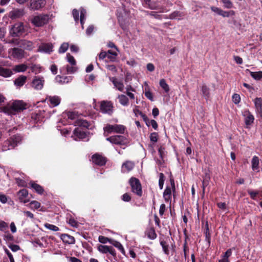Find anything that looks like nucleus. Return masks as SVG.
<instances>
[{"mask_svg": "<svg viewBox=\"0 0 262 262\" xmlns=\"http://www.w3.org/2000/svg\"><path fill=\"white\" fill-rule=\"evenodd\" d=\"M9 248L13 252H16L20 249L19 246L14 244L9 245Z\"/></svg>", "mask_w": 262, "mask_h": 262, "instance_id": "obj_61", "label": "nucleus"}, {"mask_svg": "<svg viewBox=\"0 0 262 262\" xmlns=\"http://www.w3.org/2000/svg\"><path fill=\"white\" fill-rule=\"evenodd\" d=\"M27 78L26 76H19L14 80V85L17 87L22 86L26 83Z\"/></svg>", "mask_w": 262, "mask_h": 262, "instance_id": "obj_22", "label": "nucleus"}, {"mask_svg": "<svg viewBox=\"0 0 262 262\" xmlns=\"http://www.w3.org/2000/svg\"><path fill=\"white\" fill-rule=\"evenodd\" d=\"M18 199L19 201L26 198L28 195V192L27 189H23L19 190L18 192Z\"/></svg>", "mask_w": 262, "mask_h": 262, "instance_id": "obj_36", "label": "nucleus"}, {"mask_svg": "<svg viewBox=\"0 0 262 262\" xmlns=\"http://www.w3.org/2000/svg\"><path fill=\"white\" fill-rule=\"evenodd\" d=\"M104 134H111L112 133L123 134L124 133L125 127L121 124H107L103 128Z\"/></svg>", "mask_w": 262, "mask_h": 262, "instance_id": "obj_5", "label": "nucleus"}, {"mask_svg": "<svg viewBox=\"0 0 262 262\" xmlns=\"http://www.w3.org/2000/svg\"><path fill=\"white\" fill-rule=\"evenodd\" d=\"M184 16L183 13L179 11H174L170 14L169 17L170 19H181Z\"/></svg>", "mask_w": 262, "mask_h": 262, "instance_id": "obj_34", "label": "nucleus"}, {"mask_svg": "<svg viewBox=\"0 0 262 262\" xmlns=\"http://www.w3.org/2000/svg\"><path fill=\"white\" fill-rule=\"evenodd\" d=\"M170 186H166L163 192V198L166 203H171V194L173 192V195L174 197V193L176 192V187L174 179L172 178H170Z\"/></svg>", "mask_w": 262, "mask_h": 262, "instance_id": "obj_4", "label": "nucleus"}, {"mask_svg": "<svg viewBox=\"0 0 262 262\" xmlns=\"http://www.w3.org/2000/svg\"><path fill=\"white\" fill-rule=\"evenodd\" d=\"M69 224L73 227H78V223L73 219H70Z\"/></svg>", "mask_w": 262, "mask_h": 262, "instance_id": "obj_63", "label": "nucleus"}, {"mask_svg": "<svg viewBox=\"0 0 262 262\" xmlns=\"http://www.w3.org/2000/svg\"><path fill=\"white\" fill-rule=\"evenodd\" d=\"M110 80L112 82L114 86L119 91L122 92L124 90V84L122 82L118 80L115 77H110Z\"/></svg>", "mask_w": 262, "mask_h": 262, "instance_id": "obj_19", "label": "nucleus"}, {"mask_svg": "<svg viewBox=\"0 0 262 262\" xmlns=\"http://www.w3.org/2000/svg\"><path fill=\"white\" fill-rule=\"evenodd\" d=\"M106 140L112 144L124 145L128 143L127 139L123 136H113L107 138Z\"/></svg>", "mask_w": 262, "mask_h": 262, "instance_id": "obj_8", "label": "nucleus"}, {"mask_svg": "<svg viewBox=\"0 0 262 262\" xmlns=\"http://www.w3.org/2000/svg\"><path fill=\"white\" fill-rule=\"evenodd\" d=\"M252 168L253 170L258 169L259 165V158L256 156H254L252 159Z\"/></svg>", "mask_w": 262, "mask_h": 262, "instance_id": "obj_37", "label": "nucleus"}, {"mask_svg": "<svg viewBox=\"0 0 262 262\" xmlns=\"http://www.w3.org/2000/svg\"><path fill=\"white\" fill-rule=\"evenodd\" d=\"M92 160L93 163L97 165L102 166L105 164V158L99 154H95L92 157Z\"/></svg>", "mask_w": 262, "mask_h": 262, "instance_id": "obj_17", "label": "nucleus"}, {"mask_svg": "<svg viewBox=\"0 0 262 262\" xmlns=\"http://www.w3.org/2000/svg\"><path fill=\"white\" fill-rule=\"evenodd\" d=\"M66 70L68 74H72L77 71V68L75 66H67L66 67Z\"/></svg>", "mask_w": 262, "mask_h": 262, "instance_id": "obj_49", "label": "nucleus"}, {"mask_svg": "<svg viewBox=\"0 0 262 262\" xmlns=\"http://www.w3.org/2000/svg\"><path fill=\"white\" fill-rule=\"evenodd\" d=\"M119 103L123 106H127L128 104V99L124 95H120L118 97Z\"/></svg>", "mask_w": 262, "mask_h": 262, "instance_id": "obj_31", "label": "nucleus"}, {"mask_svg": "<svg viewBox=\"0 0 262 262\" xmlns=\"http://www.w3.org/2000/svg\"><path fill=\"white\" fill-rule=\"evenodd\" d=\"M148 237L151 239H154L155 238H156L157 235L154 230H150L148 234Z\"/></svg>", "mask_w": 262, "mask_h": 262, "instance_id": "obj_62", "label": "nucleus"}, {"mask_svg": "<svg viewBox=\"0 0 262 262\" xmlns=\"http://www.w3.org/2000/svg\"><path fill=\"white\" fill-rule=\"evenodd\" d=\"M111 244L118 248L123 254H125V250L120 242L113 239L112 242H111Z\"/></svg>", "mask_w": 262, "mask_h": 262, "instance_id": "obj_33", "label": "nucleus"}, {"mask_svg": "<svg viewBox=\"0 0 262 262\" xmlns=\"http://www.w3.org/2000/svg\"><path fill=\"white\" fill-rule=\"evenodd\" d=\"M75 125L88 128L90 126V124L85 120L78 119L76 121Z\"/></svg>", "mask_w": 262, "mask_h": 262, "instance_id": "obj_30", "label": "nucleus"}, {"mask_svg": "<svg viewBox=\"0 0 262 262\" xmlns=\"http://www.w3.org/2000/svg\"><path fill=\"white\" fill-rule=\"evenodd\" d=\"M72 79L71 76H64L62 77L59 75H57L55 78L56 82L59 83H67L70 82Z\"/></svg>", "mask_w": 262, "mask_h": 262, "instance_id": "obj_25", "label": "nucleus"}, {"mask_svg": "<svg viewBox=\"0 0 262 262\" xmlns=\"http://www.w3.org/2000/svg\"><path fill=\"white\" fill-rule=\"evenodd\" d=\"M164 183V174L162 173H160V178L159 180V186L160 189H162L163 188Z\"/></svg>", "mask_w": 262, "mask_h": 262, "instance_id": "obj_53", "label": "nucleus"}, {"mask_svg": "<svg viewBox=\"0 0 262 262\" xmlns=\"http://www.w3.org/2000/svg\"><path fill=\"white\" fill-rule=\"evenodd\" d=\"M19 45L20 47L24 48L25 49L28 50H31L33 48V43L31 41L28 40H21Z\"/></svg>", "mask_w": 262, "mask_h": 262, "instance_id": "obj_26", "label": "nucleus"}, {"mask_svg": "<svg viewBox=\"0 0 262 262\" xmlns=\"http://www.w3.org/2000/svg\"><path fill=\"white\" fill-rule=\"evenodd\" d=\"M45 5V0H30V8L33 10H39Z\"/></svg>", "mask_w": 262, "mask_h": 262, "instance_id": "obj_13", "label": "nucleus"}, {"mask_svg": "<svg viewBox=\"0 0 262 262\" xmlns=\"http://www.w3.org/2000/svg\"><path fill=\"white\" fill-rule=\"evenodd\" d=\"M69 47V45L68 43L64 42L63 43L61 46L60 47L58 52L59 53H65L67 50L68 49V48Z\"/></svg>", "mask_w": 262, "mask_h": 262, "instance_id": "obj_43", "label": "nucleus"}, {"mask_svg": "<svg viewBox=\"0 0 262 262\" xmlns=\"http://www.w3.org/2000/svg\"><path fill=\"white\" fill-rule=\"evenodd\" d=\"M202 92L204 96L206 98H208L209 96V90L207 86L205 85H203L202 86Z\"/></svg>", "mask_w": 262, "mask_h": 262, "instance_id": "obj_46", "label": "nucleus"}, {"mask_svg": "<svg viewBox=\"0 0 262 262\" xmlns=\"http://www.w3.org/2000/svg\"><path fill=\"white\" fill-rule=\"evenodd\" d=\"M49 16L48 15L40 14L33 16L31 19L32 24L36 27H41L46 24L49 21Z\"/></svg>", "mask_w": 262, "mask_h": 262, "instance_id": "obj_6", "label": "nucleus"}, {"mask_svg": "<svg viewBox=\"0 0 262 262\" xmlns=\"http://www.w3.org/2000/svg\"><path fill=\"white\" fill-rule=\"evenodd\" d=\"M66 115L68 118L70 119L71 120H74L77 117V115L72 112H68L66 113Z\"/></svg>", "mask_w": 262, "mask_h": 262, "instance_id": "obj_55", "label": "nucleus"}, {"mask_svg": "<svg viewBox=\"0 0 262 262\" xmlns=\"http://www.w3.org/2000/svg\"><path fill=\"white\" fill-rule=\"evenodd\" d=\"M9 56L14 59H20L25 56V51L18 48H13L8 51Z\"/></svg>", "mask_w": 262, "mask_h": 262, "instance_id": "obj_9", "label": "nucleus"}, {"mask_svg": "<svg viewBox=\"0 0 262 262\" xmlns=\"http://www.w3.org/2000/svg\"><path fill=\"white\" fill-rule=\"evenodd\" d=\"M98 250L100 252L104 253V254L110 253L111 254H112L114 256H115L116 254L115 250L111 246L100 245L98 247Z\"/></svg>", "mask_w": 262, "mask_h": 262, "instance_id": "obj_14", "label": "nucleus"}, {"mask_svg": "<svg viewBox=\"0 0 262 262\" xmlns=\"http://www.w3.org/2000/svg\"><path fill=\"white\" fill-rule=\"evenodd\" d=\"M60 238L63 243L68 244H74L75 242L73 236L68 234H62L60 236Z\"/></svg>", "mask_w": 262, "mask_h": 262, "instance_id": "obj_21", "label": "nucleus"}, {"mask_svg": "<svg viewBox=\"0 0 262 262\" xmlns=\"http://www.w3.org/2000/svg\"><path fill=\"white\" fill-rule=\"evenodd\" d=\"M150 140L151 142H157L158 140V135L157 133H152L150 135Z\"/></svg>", "mask_w": 262, "mask_h": 262, "instance_id": "obj_54", "label": "nucleus"}, {"mask_svg": "<svg viewBox=\"0 0 262 262\" xmlns=\"http://www.w3.org/2000/svg\"><path fill=\"white\" fill-rule=\"evenodd\" d=\"M146 5L148 7L152 10H158L159 12L162 13L164 12V8L161 7L159 5V2L157 1H151V0H144Z\"/></svg>", "mask_w": 262, "mask_h": 262, "instance_id": "obj_12", "label": "nucleus"}, {"mask_svg": "<svg viewBox=\"0 0 262 262\" xmlns=\"http://www.w3.org/2000/svg\"><path fill=\"white\" fill-rule=\"evenodd\" d=\"M235 14V12L233 10H231L229 11H224L221 9L220 15L224 17H228L230 16H233Z\"/></svg>", "mask_w": 262, "mask_h": 262, "instance_id": "obj_39", "label": "nucleus"}, {"mask_svg": "<svg viewBox=\"0 0 262 262\" xmlns=\"http://www.w3.org/2000/svg\"><path fill=\"white\" fill-rule=\"evenodd\" d=\"M44 226L47 229L52 231H57L59 230L57 226L49 223H46Z\"/></svg>", "mask_w": 262, "mask_h": 262, "instance_id": "obj_45", "label": "nucleus"}, {"mask_svg": "<svg viewBox=\"0 0 262 262\" xmlns=\"http://www.w3.org/2000/svg\"><path fill=\"white\" fill-rule=\"evenodd\" d=\"M72 14L75 21L76 23H78L79 20V12L76 9H74Z\"/></svg>", "mask_w": 262, "mask_h": 262, "instance_id": "obj_56", "label": "nucleus"}, {"mask_svg": "<svg viewBox=\"0 0 262 262\" xmlns=\"http://www.w3.org/2000/svg\"><path fill=\"white\" fill-rule=\"evenodd\" d=\"M45 84V79L43 77L35 76L33 79L31 86L36 90H41Z\"/></svg>", "mask_w": 262, "mask_h": 262, "instance_id": "obj_10", "label": "nucleus"}, {"mask_svg": "<svg viewBox=\"0 0 262 262\" xmlns=\"http://www.w3.org/2000/svg\"><path fill=\"white\" fill-rule=\"evenodd\" d=\"M222 2L224 4V6L227 9L233 7V4L230 0H222Z\"/></svg>", "mask_w": 262, "mask_h": 262, "instance_id": "obj_50", "label": "nucleus"}, {"mask_svg": "<svg viewBox=\"0 0 262 262\" xmlns=\"http://www.w3.org/2000/svg\"><path fill=\"white\" fill-rule=\"evenodd\" d=\"M244 116L245 117V122L246 125H250L253 122L254 116L249 111H245L244 112Z\"/></svg>", "mask_w": 262, "mask_h": 262, "instance_id": "obj_20", "label": "nucleus"}, {"mask_svg": "<svg viewBox=\"0 0 262 262\" xmlns=\"http://www.w3.org/2000/svg\"><path fill=\"white\" fill-rule=\"evenodd\" d=\"M80 23L81 24L82 28L83 29V24H84V20L85 19L86 11L83 8H81L80 9Z\"/></svg>", "mask_w": 262, "mask_h": 262, "instance_id": "obj_35", "label": "nucleus"}, {"mask_svg": "<svg viewBox=\"0 0 262 262\" xmlns=\"http://www.w3.org/2000/svg\"><path fill=\"white\" fill-rule=\"evenodd\" d=\"M232 253V249H229L227 250V251L224 253V254L222 256V259L225 260H229V257L231 255Z\"/></svg>", "mask_w": 262, "mask_h": 262, "instance_id": "obj_51", "label": "nucleus"}, {"mask_svg": "<svg viewBox=\"0 0 262 262\" xmlns=\"http://www.w3.org/2000/svg\"><path fill=\"white\" fill-rule=\"evenodd\" d=\"M53 47L51 43H42L39 46L38 50L39 52L50 53L53 51Z\"/></svg>", "mask_w": 262, "mask_h": 262, "instance_id": "obj_15", "label": "nucleus"}, {"mask_svg": "<svg viewBox=\"0 0 262 262\" xmlns=\"http://www.w3.org/2000/svg\"><path fill=\"white\" fill-rule=\"evenodd\" d=\"M48 99L53 106L58 105L60 102V98L57 96H49Z\"/></svg>", "mask_w": 262, "mask_h": 262, "instance_id": "obj_29", "label": "nucleus"}, {"mask_svg": "<svg viewBox=\"0 0 262 262\" xmlns=\"http://www.w3.org/2000/svg\"><path fill=\"white\" fill-rule=\"evenodd\" d=\"M4 251L6 254L8 255L10 262H14V259L11 252L6 248L4 249Z\"/></svg>", "mask_w": 262, "mask_h": 262, "instance_id": "obj_60", "label": "nucleus"}, {"mask_svg": "<svg viewBox=\"0 0 262 262\" xmlns=\"http://www.w3.org/2000/svg\"><path fill=\"white\" fill-rule=\"evenodd\" d=\"M250 72L251 77L256 80H260L262 78V72L259 71L256 72Z\"/></svg>", "mask_w": 262, "mask_h": 262, "instance_id": "obj_40", "label": "nucleus"}, {"mask_svg": "<svg viewBox=\"0 0 262 262\" xmlns=\"http://www.w3.org/2000/svg\"><path fill=\"white\" fill-rule=\"evenodd\" d=\"M112 239L108 238V237L103 236H99V241L103 244H106L108 242L111 244V242H112Z\"/></svg>", "mask_w": 262, "mask_h": 262, "instance_id": "obj_48", "label": "nucleus"}, {"mask_svg": "<svg viewBox=\"0 0 262 262\" xmlns=\"http://www.w3.org/2000/svg\"><path fill=\"white\" fill-rule=\"evenodd\" d=\"M67 59L68 61L72 65V66H76V60L74 59V57L72 56L70 54L68 53L67 54Z\"/></svg>", "mask_w": 262, "mask_h": 262, "instance_id": "obj_47", "label": "nucleus"}, {"mask_svg": "<svg viewBox=\"0 0 262 262\" xmlns=\"http://www.w3.org/2000/svg\"><path fill=\"white\" fill-rule=\"evenodd\" d=\"M16 183L18 184V185L22 187H25L26 186V182L23 181V180L17 178L16 179Z\"/></svg>", "mask_w": 262, "mask_h": 262, "instance_id": "obj_64", "label": "nucleus"}, {"mask_svg": "<svg viewBox=\"0 0 262 262\" xmlns=\"http://www.w3.org/2000/svg\"><path fill=\"white\" fill-rule=\"evenodd\" d=\"M30 185H31V187L32 188H33L34 189H35L36 192H37L38 193L42 194L43 193V189L39 185H38L36 183H35L33 182H31Z\"/></svg>", "mask_w": 262, "mask_h": 262, "instance_id": "obj_32", "label": "nucleus"}, {"mask_svg": "<svg viewBox=\"0 0 262 262\" xmlns=\"http://www.w3.org/2000/svg\"><path fill=\"white\" fill-rule=\"evenodd\" d=\"M26 104L20 100H16L13 102L10 106L5 107L3 112L9 115L14 114L16 112L23 111L26 108Z\"/></svg>", "mask_w": 262, "mask_h": 262, "instance_id": "obj_1", "label": "nucleus"}, {"mask_svg": "<svg viewBox=\"0 0 262 262\" xmlns=\"http://www.w3.org/2000/svg\"><path fill=\"white\" fill-rule=\"evenodd\" d=\"M28 66L25 64H17L13 67L12 70L15 73L24 72L27 70Z\"/></svg>", "mask_w": 262, "mask_h": 262, "instance_id": "obj_28", "label": "nucleus"}, {"mask_svg": "<svg viewBox=\"0 0 262 262\" xmlns=\"http://www.w3.org/2000/svg\"><path fill=\"white\" fill-rule=\"evenodd\" d=\"M134 167V164L131 161H126L124 163L122 166V170L123 172H128L131 170Z\"/></svg>", "mask_w": 262, "mask_h": 262, "instance_id": "obj_27", "label": "nucleus"}, {"mask_svg": "<svg viewBox=\"0 0 262 262\" xmlns=\"http://www.w3.org/2000/svg\"><path fill=\"white\" fill-rule=\"evenodd\" d=\"M86 137L85 133L81 130L80 128H76L74 131V139L77 140L78 139H83Z\"/></svg>", "mask_w": 262, "mask_h": 262, "instance_id": "obj_18", "label": "nucleus"}, {"mask_svg": "<svg viewBox=\"0 0 262 262\" xmlns=\"http://www.w3.org/2000/svg\"><path fill=\"white\" fill-rule=\"evenodd\" d=\"M13 74V72L11 69L4 68L0 66V76L4 77H10Z\"/></svg>", "mask_w": 262, "mask_h": 262, "instance_id": "obj_24", "label": "nucleus"}, {"mask_svg": "<svg viewBox=\"0 0 262 262\" xmlns=\"http://www.w3.org/2000/svg\"><path fill=\"white\" fill-rule=\"evenodd\" d=\"M248 193L250 195V197L253 200L255 199L256 196L258 194V191H254L251 190H248Z\"/></svg>", "mask_w": 262, "mask_h": 262, "instance_id": "obj_59", "label": "nucleus"}, {"mask_svg": "<svg viewBox=\"0 0 262 262\" xmlns=\"http://www.w3.org/2000/svg\"><path fill=\"white\" fill-rule=\"evenodd\" d=\"M29 205L32 209H37L40 207V203L36 201H32Z\"/></svg>", "mask_w": 262, "mask_h": 262, "instance_id": "obj_44", "label": "nucleus"}, {"mask_svg": "<svg viewBox=\"0 0 262 262\" xmlns=\"http://www.w3.org/2000/svg\"><path fill=\"white\" fill-rule=\"evenodd\" d=\"M160 245L162 247L163 251L164 252V253L166 255H168L169 253L168 250V245L164 241H161Z\"/></svg>", "mask_w": 262, "mask_h": 262, "instance_id": "obj_42", "label": "nucleus"}, {"mask_svg": "<svg viewBox=\"0 0 262 262\" xmlns=\"http://www.w3.org/2000/svg\"><path fill=\"white\" fill-rule=\"evenodd\" d=\"M121 199L124 202H129L131 200V196L128 193H125L122 195Z\"/></svg>", "mask_w": 262, "mask_h": 262, "instance_id": "obj_58", "label": "nucleus"}, {"mask_svg": "<svg viewBox=\"0 0 262 262\" xmlns=\"http://www.w3.org/2000/svg\"><path fill=\"white\" fill-rule=\"evenodd\" d=\"M25 31L24 24L17 22L10 27L9 34L13 37L21 36Z\"/></svg>", "mask_w": 262, "mask_h": 262, "instance_id": "obj_3", "label": "nucleus"}, {"mask_svg": "<svg viewBox=\"0 0 262 262\" xmlns=\"http://www.w3.org/2000/svg\"><path fill=\"white\" fill-rule=\"evenodd\" d=\"M21 140V137L20 135H16L11 137L10 139L6 141L2 146L3 151H7L13 149L17 144L19 143Z\"/></svg>", "mask_w": 262, "mask_h": 262, "instance_id": "obj_2", "label": "nucleus"}, {"mask_svg": "<svg viewBox=\"0 0 262 262\" xmlns=\"http://www.w3.org/2000/svg\"><path fill=\"white\" fill-rule=\"evenodd\" d=\"M24 15V11L21 9H15L10 12L9 16L11 18L15 19L21 17Z\"/></svg>", "mask_w": 262, "mask_h": 262, "instance_id": "obj_23", "label": "nucleus"}, {"mask_svg": "<svg viewBox=\"0 0 262 262\" xmlns=\"http://www.w3.org/2000/svg\"><path fill=\"white\" fill-rule=\"evenodd\" d=\"M113 104L107 101H103L101 103L100 110L103 113L111 114L113 113Z\"/></svg>", "mask_w": 262, "mask_h": 262, "instance_id": "obj_11", "label": "nucleus"}, {"mask_svg": "<svg viewBox=\"0 0 262 262\" xmlns=\"http://www.w3.org/2000/svg\"><path fill=\"white\" fill-rule=\"evenodd\" d=\"M160 86L164 90L166 93H168L169 91L168 85L166 83L165 79H162L160 81Z\"/></svg>", "mask_w": 262, "mask_h": 262, "instance_id": "obj_38", "label": "nucleus"}, {"mask_svg": "<svg viewBox=\"0 0 262 262\" xmlns=\"http://www.w3.org/2000/svg\"><path fill=\"white\" fill-rule=\"evenodd\" d=\"M253 101L256 113L262 117V98L257 97Z\"/></svg>", "mask_w": 262, "mask_h": 262, "instance_id": "obj_16", "label": "nucleus"}, {"mask_svg": "<svg viewBox=\"0 0 262 262\" xmlns=\"http://www.w3.org/2000/svg\"><path fill=\"white\" fill-rule=\"evenodd\" d=\"M232 100L233 102L235 104H237L240 102L241 98L239 95L237 94H234L232 96Z\"/></svg>", "mask_w": 262, "mask_h": 262, "instance_id": "obj_57", "label": "nucleus"}, {"mask_svg": "<svg viewBox=\"0 0 262 262\" xmlns=\"http://www.w3.org/2000/svg\"><path fill=\"white\" fill-rule=\"evenodd\" d=\"M129 183L132 192L138 196H141L142 195V190L139 180L136 178H132L129 180Z\"/></svg>", "mask_w": 262, "mask_h": 262, "instance_id": "obj_7", "label": "nucleus"}, {"mask_svg": "<svg viewBox=\"0 0 262 262\" xmlns=\"http://www.w3.org/2000/svg\"><path fill=\"white\" fill-rule=\"evenodd\" d=\"M8 228L7 223L5 222L0 220V231H5Z\"/></svg>", "mask_w": 262, "mask_h": 262, "instance_id": "obj_52", "label": "nucleus"}, {"mask_svg": "<svg viewBox=\"0 0 262 262\" xmlns=\"http://www.w3.org/2000/svg\"><path fill=\"white\" fill-rule=\"evenodd\" d=\"M107 55V58L111 61H114L117 56V53L112 52L110 50L108 51Z\"/></svg>", "mask_w": 262, "mask_h": 262, "instance_id": "obj_41", "label": "nucleus"}]
</instances>
